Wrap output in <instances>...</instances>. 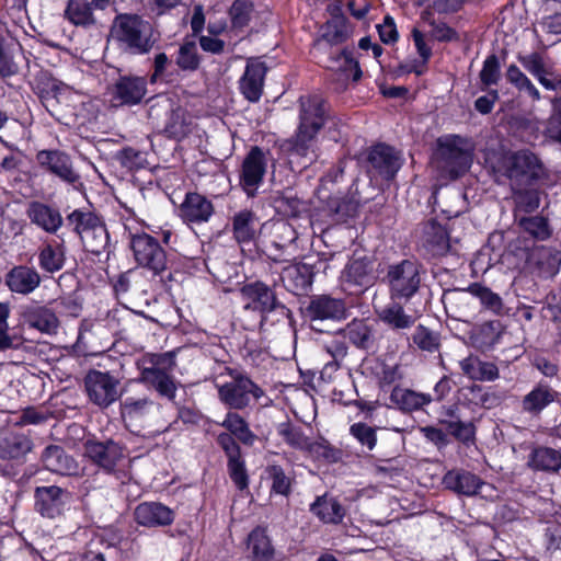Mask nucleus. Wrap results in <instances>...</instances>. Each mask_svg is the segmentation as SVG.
<instances>
[{"mask_svg":"<svg viewBox=\"0 0 561 561\" xmlns=\"http://www.w3.org/2000/svg\"><path fill=\"white\" fill-rule=\"evenodd\" d=\"M374 262L367 257H353L344 270V278L347 283L368 287L374 283Z\"/></svg>","mask_w":561,"mask_h":561,"instance_id":"nucleus-38","label":"nucleus"},{"mask_svg":"<svg viewBox=\"0 0 561 561\" xmlns=\"http://www.w3.org/2000/svg\"><path fill=\"white\" fill-rule=\"evenodd\" d=\"M159 412L160 404L146 396H129L121 402V413L124 419L138 420Z\"/></svg>","mask_w":561,"mask_h":561,"instance_id":"nucleus-35","label":"nucleus"},{"mask_svg":"<svg viewBox=\"0 0 561 561\" xmlns=\"http://www.w3.org/2000/svg\"><path fill=\"white\" fill-rule=\"evenodd\" d=\"M240 294L245 301L244 309L260 313V327L276 323L290 324V310L278 301L274 290L262 282H253L241 287Z\"/></svg>","mask_w":561,"mask_h":561,"instance_id":"nucleus-3","label":"nucleus"},{"mask_svg":"<svg viewBox=\"0 0 561 561\" xmlns=\"http://www.w3.org/2000/svg\"><path fill=\"white\" fill-rule=\"evenodd\" d=\"M84 456L104 471L113 472L124 458V448L113 439L104 442L90 439L84 444Z\"/></svg>","mask_w":561,"mask_h":561,"instance_id":"nucleus-15","label":"nucleus"},{"mask_svg":"<svg viewBox=\"0 0 561 561\" xmlns=\"http://www.w3.org/2000/svg\"><path fill=\"white\" fill-rule=\"evenodd\" d=\"M479 78L483 85L482 90L490 85L497 84L501 79V65L495 54H492L485 58L482 69L479 73Z\"/></svg>","mask_w":561,"mask_h":561,"instance_id":"nucleus-58","label":"nucleus"},{"mask_svg":"<svg viewBox=\"0 0 561 561\" xmlns=\"http://www.w3.org/2000/svg\"><path fill=\"white\" fill-rule=\"evenodd\" d=\"M111 0H69L65 14L75 25L91 26L98 22L95 11L108 8Z\"/></svg>","mask_w":561,"mask_h":561,"instance_id":"nucleus-21","label":"nucleus"},{"mask_svg":"<svg viewBox=\"0 0 561 561\" xmlns=\"http://www.w3.org/2000/svg\"><path fill=\"white\" fill-rule=\"evenodd\" d=\"M499 172L510 181L512 190L529 187L549 175L540 158L529 149L505 153Z\"/></svg>","mask_w":561,"mask_h":561,"instance_id":"nucleus-4","label":"nucleus"},{"mask_svg":"<svg viewBox=\"0 0 561 561\" xmlns=\"http://www.w3.org/2000/svg\"><path fill=\"white\" fill-rule=\"evenodd\" d=\"M213 213L211 202L198 193H187L179 208V215L186 224L206 222Z\"/></svg>","mask_w":561,"mask_h":561,"instance_id":"nucleus-23","label":"nucleus"},{"mask_svg":"<svg viewBox=\"0 0 561 561\" xmlns=\"http://www.w3.org/2000/svg\"><path fill=\"white\" fill-rule=\"evenodd\" d=\"M505 77L512 85H514L519 92L525 93L534 102L541 100V94L538 88L516 65L512 64L507 67Z\"/></svg>","mask_w":561,"mask_h":561,"instance_id":"nucleus-47","label":"nucleus"},{"mask_svg":"<svg viewBox=\"0 0 561 561\" xmlns=\"http://www.w3.org/2000/svg\"><path fill=\"white\" fill-rule=\"evenodd\" d=\"M557 392L546 383L539 382L522 400V410L538 416L556 399Z\"/></svg>","mask_w":561,"mask_h":561,"instance_id":"nucleus-37","label":"nucleus"},{"mask_svg":"<svg viewBox=\"0 0 561 561\" xmlns=\"http://www.w3.org/2000/svg\"><path fill=\"white\" fill-rule=\"evenodd\" d=\"M443 484L457 494L473 496L484 485V481L470 471L453 469L444 476Z\"/></svg>","mask_w":561,"mask_h":561,"instance_id":"nucleus-29","label":"nucleus"},{"mask_svg":"<svg viewBox=\"0 0 561 561\" xmlns=\"http://www.w3.org/2000/svg\"><path fill=\"white\" fill-rule=\"evenodd\" d=\"M271 236V247L275 250H296V240L298 239V233L291 224L284 220L274 222L272 225Z\"/></svg>","mask_w":561,"mask_h":561,"instance_id":"nucleus-46","label":"nucleus"},{"mask_svg":"<svg viewBox=\"0 0 561 561\" xmlns=\"http://www.w3.org/2000/svg\"><path fill=\"white\" fill-rule=\"evenodd\" d=\"M428 250L433 255H445L449 250V240L446 230L442 227H434L433 234L426 239Z\"/></svg>","mask_w":561,"mask_h":561,"instance_id":"nucleus-63","label":"nucleus"},{"mask_svg":"<svg viewBox=\"0 0 561 561\" xmlns=\"http://www.w3.org/2000/svg\"><path fill=\"white\" fill-rule=\"evenodd\" d=\"M528 187H520L519 190H512L516 204L515 218L520 217V213H533L540 205V198L536 191L527 190Z\"/></svg>","mask_w":561,"mask_h":561,"instance_id":"nucleus-52","label":"nucleus"},{"mask_svg":"<svg viewBox=\"0 0 561 561\" xmlns=\"http://www.w3.org/2000/svg\"><path fill=\"white\" fill-rule=\"evenodd\" d=\"M442 302L449 317L457 320H466L473 316L479 308L472 285L468 288H449L444 290Z\"/></svg>","mask_w":561,"mask_h":561,"instance_id":"nucleus-17","label":"nucleus"},{"mask_svg":"<svg viewBox=\"0 0 561 561\" xmlns=\"http://www.w3.org/2000/svg\"><path fill=\"white\" fill-rule=\"evenodd\" d=\"M368 173L373 178L391 180L402 165L400 154L390 146L379 144L374 146L367 157Z\"/></svg>","mask_w":561,"mask_h":561,"instance_id":"nucleus-14","label":"nucleus"},{"mask_svg":"<svg viewBox=\"0 0 561 561\" xmlns=\"http://www.w3.org/2000/svg\"><path fill=\"white\" fill-rule=\"evenodd\" d=\"M433 398L427 393L416 392L410 389L394 387L390 394V401L402 411H414L431 403Z\"/></svg>","mask_w":561,"mask_h":561,"instance_id":"nucleus-40","label":"nucleus"},{"mask_svg":"<svg viewBox=\"0 0 561 561\" xmlns=\"http://www.w3.org/2000/svg\"><path fill=\"white\" fill-rule=\"evenodd\" d=\"M300 114L297 133L287 139L282 148L290 156H297L311 163L316 154L317 135L324 126L327 108L319 95H302L299 98Z\"/></svg>","mask_w":561,"mask_h":561,"instance_id":"nucleus-1","label":"nucleus"},{"mask_svg":"<svg viewBox=\"0 0 561 561\" xmlns=\"http://www.w3.org/2000/svg\"><path fill=\"white\" fill-rule=\"evenodd\" d=\"M249 548L252 550L253 561H272L274 549L263 529L256 528L248 537Z\"/></svg>","mask_w":561,"mask_h":561,"instance_id":"nucleus-50","label":"nucleus"},{"mask_svg":"<svg viewBox=\"0 0 561 561\" xmlns=\"http://www.w3.org/2000/svg\"><path fill=\"white\" fill-rule=\"evenodd\" d=\"M413 343L422 351L437 352L440 346V337L437 332L420 324L412 335Z\"/></svg>","mask_w":561,"mask_h":561,"instance_id":"nucleus-55","label":"nucleus"},{"mask_svg":"<svg viewBox=\"0 0 561 561\" xmlns=\"http://www.w3.org/2000/svg\"><path fill=\"white\" fill-rule=\"evenodd\" d=\"M266 153L257 146L245 156L240 175V183L244 191L251 195L262 182L266 171Z\"/></svg>","mask_w":561,"mask_h":561,"instance_id":"nucleus-19","label":"nucleus"},{"mask_svg":"<svg viewBox=\"0 0 561 561\" xmlns=\"http://www.w3.org/2000/svg\"><path fill=\"white\" fill-rule=\"evenodd\" d=\"M400 301L392 299L391 302L376 310L379 320L396 331L412 328L416 320L415 317L405 312Z\"/></svg>","mask_w":561,"mask_h":561,"instance_id":"nucleus-36","label":"nucleus"},{"mask_svg":"<svg viewBox=\"0 0 561 561\" xmlns=\"http://www.w3.org/2000/svg\"><path fill=\"white\" fill-rule=\"evenodd\" d=\"M529 466L536 470L558 472L561 469V453L550 447H538L530 455Z\"/></svg>","mask_w":561,"mask_h":561,"instance_id":"nucleus-45","label":"nucleus"},{"mask_svg":"<svg viewBox=\"0 0 561 561\" xmlns=\"http://www.w3.org/2000/svg\"><path fill=\"white\" fill-rule=\"evenodd\" d=\"M136 522L145 527L168 526L173 523L174 513L158 502L140 503L134 512Z\"/></svg>","mask_w":561,"mask_h":561,"instance_id":"nucleus-25","label":"nucleus"},{"mask_svg":"<svg viewBox=\"0 0 561 561\" xmlns=\"http://www.w3.org/2000/svg\"><path fill=\"white\" fill-rule=\"evenodd\" d=\"M517 59L523 68L546 90L557 91L558 87H561V73L547 55L539 51H531L527 55H518Z\"/></svg>","mask_w":561,"mask_h":561,"instance_id":"nucleus-11","label":"nucleus"},{"mask_svg":"<svg viewBox=\"0 0 561 561\" xmlns=\"http://www.w3.org/2000/svg\"><path fill=\"white\" fill-rule=\"evenodd\" d=\"M116 159L119 161L122 167L126 168L128 171L144 169L148 163L146 153L131 147H127L118 151L116 153Z\"/></svg>","mask_w":561,"mask_h":561,"instance_id":"nucleus-60","label":"nucleus"},{"mask_svg":"<svg viewBox=\"0 0 561 561\" xmlns=\"http://www.w3.org/2000/svg\"><path fill=\"white\" fill-rule=\"evenodd\" d=\"M161 359V356H154L152 365L141 370V379L154 388L160 396L173 400L176 386L172 377L160 366Z\"/></svg>","mask_w":561,"mask_h":561,"instance_id":"nucleus-28","label":"nucleus"},{"mask_svg":"<svg viewBox=\"0 0 561 561\" xmlns=\"http://www.w3.org/2000/svg\"><path fill=\"white\" fill-rule=\"evenodd\" d=\"M348 36V27L343 16L333 18L325 25L323 38L331 45L344 42Z\"/></svg>","mask_w":561,"mask_h":561,"instance_id":"nucleus-59","label":"nucleus"},{"mask_svg":"<svg viewBox=\"0 0 561 561\" xmlns=\"http://www.w3.org/2000/svg\"><path fill=\"white\" fill-rule=\"evenodd\" d=\"M351 434L360 443L366 446L368 450H373L377 443L376 428L365 424L355 423L350 428Z\"/></svg>","mask_w":561,"mask_h":561,"instance_id":"nucleus-64","label":"nucleus"},{"mask_svg":"<svg viewBox=\"0 0 561 561\" xmlns=\"http://www.w3.org/2000/svg\"><path fill=\"white\" fill-rule=\"evenodd\" d=\"M41 282L39 273L34 267L26 265L12 267L4 278V283L10 291L23 296H27L37 289Z\"/></svg>","mask_w":561,"mask_h":561,"instance_id":"nucleus-22","label":"nucleus"},{"mask_svg":"<svg viewBox=\"0 0 561 561\" xmlns=\"http://www.w3.org/2000/svg\"><path fill=\"white\" fill-rule=\"evenodd\" d=\"M67 495L68 492L57 485L38 486L35 490L36 508L42 516L54 518L60 514Z\"/></svg>","mask_w":561,"mask_h":561,"instance_id":"nucleus-30","label":"nucleus"},{"mask_svg":"<svg viewBox=\"0 0 561 561\" xmlns=\"http://www.w3.org/2000/svg\"><path fill=\"white\" fill-rule=\"evenodd\" d=\"M440 423L457 440L463 444L473 443L476 436V426L472 422H462L460 420H442Z\"/></svg>","mask_w":561,"mask_h":561,"instance_id":"nucleus-54","label":"nucleus"},{"mask_svg":"<svg viewBox=\"0 0 561 561\" xmlns=\"http://www.w3.org/2000/svg\"><path fill=\"white\" fill-rule=\"evenodd\" d=\"M35 90L43 104L53 115L65 114L72 107V103L78 96L72 88L46 71L36 76Z\"/></svg>","mask_w":561,"mask_h":561,"instance_id":"nucleus-8","label":"nucleus"},{"mask_svg":"<svg viewBox=\"0 0 561 561\" xmlns=\"http://www.w3.org/2000/svg\"><path fill=\"white\" fill-rule=\"evenodd\" d=\"M114 106H133L139 104L147 94V79L140 76H119L108 88Z\"/></svg>","mask_w":561,"mask_h":561,"instance_id":"nucleus-12","label":"nucleus"},{"mask_svg":"<svg viewBox=\"0 0 561 561\" xmlns=\"http://www.w3.org/2000/svg\"><path fill=\"white\" fill-rule=\"evenodd\" d=\"M218 396L221 402L234 410L251 408L255 403L267 407L271 402L261 387L241 374L233 376L231 381L220 386Z\"/></svg>","mask_w":561,"mask_h":561,"instance_id":"nucleus-7","label":"nucleus"},{"mask_svg":"<svg viewBox=\"0 0 561 561\" xmlns=\"http://www.w3.org/2000/svg\"><path fill=\"white\" fill-rule=\"evenodd\" d=\"M259 220L251 210L243 209L237 213L232 219V231L239 243L250 242L256 233Z\"/></svg>","mask_w":561,"mask_h":561,"instance_id":"nucleus-43","label":"nucleus"},{"mask_svg":"<svg viewBox=\"0 0 561 561\" xmlns=\"http://www.w3.org/2000/svg\"><path fill=\"white\" fill-rule=\"evenodd\" d=\"M518 227L535 240H547L551 236L548 219L542 216H520L515 218Z\"/></svg>","mask_w":561,"mask_h":561,"instance_id":"nucleus-48","label":"nucleus"},{"mask_svg":"<svg viewBox=\"0 0 561 561\" xmlns=\"http://www.w3.org/2000/svg\"><path fill=\"white\" fill-rule=\"evenodd\" d=\"M433 164L445 179L456 180L463 175L472 163L470 142L457 135L439 137L436 141Z\"/></svg>","mask_w":561,"mask_h":561,"instance_id":"nucleus-5","label":"nucleus"},{"mask_svg":"<svg viewBox=\"0 0 561 561\" xmlns=\"http://www.w3.org/2000/svg\"><path fill=\"white\" fill-rule=\"evenodd\" d=\"M176 65L182 70L194 71L199 66L197 47L195 42H185L180 46Z\"/></svg>","mask_w":561,"mask_h":561,"instance_id":"nucleus-61","label":"nucleus"},{"mask_svg":"<svg viewBox=\"0 0 561 561\" xmlns=\"http://www.w3.org/2000/svg\"><path fill=\"white\" fill-rule=\"evenodd\" d=\"M33 448L32 439L15 430L0 431V458L12 460L21 459Z\"/></svg>","mask_w":561,"mask_h":561,"instance_id":"nucleus-27","label":"nucleus"},{"mask_svg":"<svg viewBox=\"0 0 561 561\" xmlns=\"http://www.w3.org/2000/svg\"><path fill=\"white\" fill-rule=\"evenodd\" d=\"M118 48L131 55H147L159 42V33L150 22L137 14L117 15L110 31Z\"/></svg>","mask_w":561,"mask_h":561,"instance_id":"nucleus-2","label":"nucleus"},{"mask_svg":"<svg viewBox=\"0 0 561 561\" xmlns=\"http://www.w3.org/2000/svg\"><path fill=\"white\" fill-rule=\"evenodd\" d=\"M83 383L89 401L102 409L110 407L122 396L121 380L108 371L90 369Z\"/></svg>","mask_w":561,"mask_h":561,"instance_id":"nucleus-9","label":"nucleus"},{"mask_svg":"<svg viewBox=\"0 0 561 561\" xmlns=\"http://www.w3.org/2000/svg\"><path fill=\"white\" fill-rule=\"evenodd\" d=\"M130 249L136 262L154 274H160L167 268V254L159 241L148 233L133 234Z\"/></svg>","mask_w":561,"mask_h":561,"instance_id":"nucleus-10","label":"nucleus"},{"mask_svg":"<svg viewBox=\"0 0 561 561\" xmlns=\"http://www.w3.org/2000/svg\"><path fill=\"white\" fill-rule=\"evenodd\" d=\"M267 68L264 62L249 60L240 79V90L250 102H257L263 92L264 78Z\"/></svg>","mask_w":561,"mask_h":561,"instance_id":"nucleus-24","label":"nucleus"},{"mask_svg":"<svg viewBox=\"0 0 561 561\" xmlns=\"http://www.w3.org/2000/svg\"><path fill=\"white\" fill-rule=\"evenodd\" d=\"M229 13L233 27L243 28L251 20L253 4L249 0H236L232 3Z\"/></svg>","mask_w":561,"mask_h":561,"instance_id":"nucleus-62","label":"nucleus"},{"mask_svg":"<svg viewBox=\"0 0 561 561\" xmlns=\"http://www.w3.org/2000/svg\"><path fill=\"white\" fill-rule=\"evenodd\" d=\"M278 434L289 446L296 449L308 450L325 458L329 457V449L325 446L311 442L299 427H295L290 423H282L278 426Z\"/></svg>","mask_w":561,"mask_h":561,"instance_id":"nucleus-34","label":"nucleus"},{"mask_svg":"<svg viewBox=\"0 0 561 561\" xmlns=\"http://www.w3.org/2000/svg\"><path fill=\"white\" fill-rule=\"evenodd\" d=\"M272 204L278 214L290 218L307 211V204L291 188L274 192Z\"/></svg>","mask_w":561,"mask_h":561,"instance_id":"nucleus-39","label":"nucleus"},{"mask_svg":"<svg viewBox=\"0 0 561 561\" xmlns=\"http://www.w3.org/2000/svg\"><path fill=\"white\" fill-rule=\"evenodd\" d=\"M383 282L389 288L391 299L408 302L421 288L422 265L410 259L389 264Z\"/></svg>","mask_w":561,"mask_h":561,"instance_id":"nucleus-6","label":"nucleus"},{"mask_svg":"<svg viewBox=\"0 0 561 561\" xmlns=\"http://www.w3.org/2000/svg\"><path fill=\"white\" fill-rule=\"evenodd\" d=\"M268 478L272 480L271 490L274 493L287 496L291 492L293 479L285 473L278 465H272L266 468Z\"/></svg>","mask_w":561,"mask_h":561,"instance_id":"nucleus-56","label":"nucleus"},{"mask_svg":"<svg viewBox=\"0 0 561 561\" xmlns=\"http://www.w3.org/2000/svg\"><path fill=\"white\" fill-rule=\"evenodd\" d=\"M148 113L152 119H158L161 113L169 114L164 125V131L169 137L179 139L188 133L186 110L182 106H174L168 99L157 101L149 107Z\"/></svg>","mask_w":561,"mask_h":561,"instance_id":"nucleus-16","label":"nucleus"},{"mask_svg":"<svg viewBox=\"0 0 561 561\" xmlns=\"http://www.w3.org/2000/svg\"><path fill=\"white\" fill-rule=\"evenodd\" d=\"M21 319L24 324L42 333H55L59 320L56 312L46 305L30 304L22 308Z\"/></svg>","mask_w":561,"mask_h":561,"instance_id":"nucleus-20","label":"nucleus"},{"mask_svg":"<svg viewBox=\"0 0 561 561\" xmlns=\"http://www.w3.org/2000/svg\"><path fill=\"white\" fill-rule=\"evenodd\" d=\"M32 224L48 233H55L62 225V217L57 208L41 202H32L26 210Z\"/></svg>","mask_w":561,"mask_h":561,"instance_id":"nucleus-32","label":"nucleus"},{"mask_svg":"<svg viewBox=\"0 0 561 561\" xmlns=\"http://www.w3.org/2000/svg\"><path fill=\"white\" fill-rule=\"evenodd\" d=\"M41 460L45 469L57 474L75 476L79 470L77 461L58 445L45 447Z\"/></svg>","mask_w":561,"mask_h":561,"instance_id":"nucleus-26","label":"nucleus"},{"mask_svg":"<svg viewBox=\"0 0 561 561\" xmlns=\"http://www.w3.org/2000/svg\"><path fill=\"white\" fill-rule=\"evenodd\" d=\"M84 249L93 254H101L108 244V233L105 226L100 222L93 229L82 233L80 238Z\"/></svg>","mask_w":561,"mask_h":561,"instance_id":"nucleus-51","label":"nucleus"},{"mask_svg":"<svg viewBox=\"0 0 561 561\" xmlns=\"http://www.w3.org/2000/svg\"><path fill=\"white\" fill-rule=\"evenodd\" d=\"M221 426L244 445L251 446L256 439V436L250 430L245 420L236 412H228L225 420L221 422Z\"/></svg>","mask_w":561,"mask_h":561,"instance_id":"nucleus-49","label":"nucleus"},{"mask_svg":"<svg viewBox=\"0 0 561 561\" xmlns=\"http://www.w3.org/2000/svg\"><path fill=\"white\" fill-rule=\"evenodd\" d=\"M459 365L462 374L473 381H494L500 377L499 368L494 363L482 360L476 355L461 359Z\"/></svg>","mask_w":561,"mask_h":561,"instance_id":"nucleus-33","label":"nucleus"},{"mask_svg":"<svg viewBox=\"0 0 561 561\" xmlns=\"http://www.w3.org/2000/svg\"><path fill=\"white\" fill-rule=\"evenodd\" d=\"M472 290L476 296V301L479 300L485 309L495 314H501L503 312V300L496 293H493L490 288L480 284H472Z\"/></svg>","mask_w":561,"mask_h":561,"instance_id":"nucleus-53","label":"nucleus"},{"mask_svg":"<svg viewBox=\"0 0 561 561\" xmlns=\"http://www.w3.org/2000/svg\"><path fill=\"white\" fill-rule=\"evenodd\" d=\"M310 511L322 522L339 524L342 522L345 511L333 497L319 496L310 506Z\"/></svg>","mask_w":561,"mask_h":561,"instance_id":"nucleus-44","label":"nucleus"},{"mask_svg":"<svg viewBox=\"0 0 561 561\" xmlns=\"http://www.w3.org/2000/svg\"><path fill=\"white\" fill-rule=\"evenodd\" d=\"M313 273L307 264H293L283 268L280 280L294 295L306 294L312 285Z\"/></svg>","mask_w":561,"mask_h":561,"instance_id":"nucleus-31","label":"nucleus"},{"mask_svg":"<svg viewBox=\"0 0 561 561\" xmlns=\"http://www.w3.org/2000/svg\"><path fill=\"white\" fill-rule=\"evenodd\" d=\"M340 332L358 348L368 350L374 343L373 329L364 319H353Z\"/></svg>","mask_w":561,"mask_h":561,"instance_id":"nucleus-42","label":"nucleus"},{"mask_svg":"<svg viewBox=\"0 0 561 561\" xmlns=\"http://www.w3.org/2000/svg\"><path fill=\"white\" fill-rule=\"evenodd\" d=\"M347 308L343 299L319 295L310 299L306 316L310 321H340L346 318Z\"/></svg>","mask_w":561,"mask_h":561,"instance_id":"nucleus-18","label":"nucleus"},{"mask_svg":"<svg viewBox=\"0 0 561 561\" xmlns=\"http://www.w3.org/2000/svg\"><path fill=\"white\" fill-rule=\"evenodd\" d=\"M38 165L62 182L76 187L80 183V174L75 169L71 157L60 150H41L36 154Z\"/></svg>","mask_w":561,"mask_h":561,"instance_id":"nucleus-13","label":"nucleus"},{"mask_svg":"<svg viewBox=\"0 0 561 561\" xmlns=\"http://www.w3.org/2000/svg\"><path fill=\"white\" fill-rule=\"evenodd\" d=\"M67 220L70 225L73 226V230L76 233L82 237V233L91 230L94 226L99 225L101 220L98 216L90 211H82L79 209L73 210L71 214L67 216Z\"/></svg>","mask_w":561,"mask_h":561,"instance_id":"nucleus-57","label":"nucleus"},{"mask_svg":"<svg viewBox=\"0 0 561 561\" xmlns=\"http://www.w3.org/2000/svg\"><path fill=\"white\" fill-rule=\"evenodd\" d=\"M65 247L61 242H47L38 252V265L47 273H56L65 265Z\"/></svg>","mask_w":561,"mask_h":561,"instance_id":"nucleus-41","label":"nucleus"}]
</instances>
